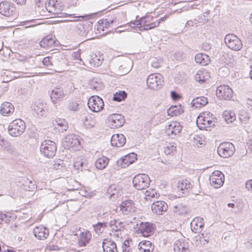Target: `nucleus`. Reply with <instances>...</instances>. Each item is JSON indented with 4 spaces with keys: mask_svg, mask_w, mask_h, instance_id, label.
Segmentation results:
<instances>
[{
    "mask_svg": "<svg viewBox=\"0 0 252 252\" xmlns=\"http://www.w3.org/2000/svg\"><path fill=\"white\" fill-rule=\"evenodd\" d=\"M33 233L34 236L39 240L45 239L49 235L48 230L42 225L35 227Z\"/></svg>",
    "mask_w": 252,
    "mask_h": 252,
    "instance_id": "a211bd4d",
    "label": "nucleus"
},
{
    "mask_svg": "<svg viewBox=\"0 0 252 252\" xmlns=\"http://www.w3.org/2000/svg\"><path fill=\"white\" fill-rule=\"evenodd\" d=\"M33 109L37 116H43L45 114V106L43 103L37 102L34 103Z\"/></svg>",
    "mask_w": 252,
    "mask_h": 252,
    "instance_id": "58836bf2",
    "label": "nucleus"
},
{
    "mask_svg": "<svg viewBox=\"0 0 252 252\" xmlns=\"http://www.w3.org/2000/svg\"><path fill=\"white\" fill-rule=\"evenodd\" d=\"M127 96V94L125 91H120L114 94L113 100L118 102L124 100Z\"/></svg>",
    "mask_w": 252,
    "mask_h": 252,
    "instance_id": "a18cd8bd",
    "label": "nucleus"
},
{
    "mask_svg": "<svg viewBox=\"0 0 252 252\" xmlns=\"http://www.w3.org/2000/svg\"><path fill=\"white\" fill-rule=\"evenodd\" d=\"M14 111L13 105L8 102H5L0 106V113L4 116H8L11 115Z\"/></svg>",
    "mask_w": 252,
    "mask_h": 252,
    "instance_id": "a878e982",
    "label": "nucleus"
},
{
    "mask_svg": "<svg viewBox=\"0 0 252 252\" xmlns=\"http://www.w3.org/2000/svg\"><path fill=\"white\" fill-rule=\"evenodd\" d=\"M151 65L153 67L158 68L160 66V63L158 62L157 59H155L152 61Z\"/></svg>",
    "mask_w": 252,
    "mask_h": 252,
    "instance_id": "774afa93",
    "label": "nucleus"
},
{
    "mask_svg": "<svg viewBox=\"0 0 252 252\" xmlns=\"http://www.w3.org/2000/svg\"><path fill=\"white\" fill-rule=\"evenodd\" d=\"M79 158L80 164L81 166V170H88V161L86 158H82L81 157Z\"/></svg>",
    "mask_w": 252,
    "mask_h": 252,
    "instance_id": "603ef678",
    "label": "nucleus"
},
{
    "mask_svg": "<svg viewBox=\"0 0 252 252\" xmlns=\"http://www.w3.org/2000/svg\"><path fill=\"white\" fill-rule=\"evenodd\" d=\"M10 221V217L7 218V216L5 214H0V224L4 221L6 223Z\"/></svg>",
    "mask_w": 252,
    "mask_h": 252,
    "instance_id": "680f3d73",
    "label": "nucleus"
},
{
    "mask_svg": "<svg viewBox=\"0 0 252 252\" xmlns=\"http://www.w3.org/2000/svg\"><path fill=\"white\" fill-rule=\"evenodd\" d=\"M55 43L54 39L50 36H46L40 42V46L44 48L52 47Z\"/></svg>",
    "mask_w": 252,
    "mask_h": 252,
    "instance_id": "c9c22d12",
    "label": "nucleus"
},
{
    "mask_svg": "<svg viewBox=\"0 0 252 252\" xmlns=\"http://www.w3.org/2000/svg\"><path fill=\"white\" fill-rule=\"evenodd\" d=\"M181 130L182 126L179 123L173 122L168 125L166 133L169 136L176 135Z\"/></svg>",
    "mask_w": 252,
    "mask_h": 252,
    "instance_id": "5701e85b",
    "label": "nucleus"
},
{
    "mask_svg": "<svg viewBox=\"0 0 252 252\" xmlns=\"http://www.w3.org/2000/svg\"><path fill=\"white\" fill-rule=\"evenodd\" d=\"M129 63L130 61H128V62H125L120 65L116 70L117 74L120 76L127 74L131 69Z\"/></svg>",
    "mask_w": 252,
    "mask_h": 252,
    "instance_id": "f704fd0d",
    "label": "nucleus"
},
{
    "mask_svg": "<svg viewBox=\"0 0 252 252\" xmlns=\"http://www.w3.org/2000/svg\"><path fill=\"white\" fill-rule=\"evenodd\" d=\"M25 181V184H23V188L25 190L33 191L36 189V186L32 181L29 180L27 178Z\"/></svg>",
    "mask_w": 252,
    "mask_h": 252,
    "instance_id": "79ce46f5",
    "label": "nucleus"
},
{
    "mask_svg": "<svg viewBox=\"0 0 252 252\" xmlns=\"http://www.w3.org/2000/svg\"><path fill=\"white\" fill-rule=\"evenodd\" d=\"M108 226L111 228L113 231L117 232L115 234L117 236L119 235V232L123 231L125 228L124 223L119 220H111L108 222Z\"/></svg>",
    "mask_w": 252,
    "mask_h": 252,
    "instance_id": "aec40b11",
    "label": "nucleus"
},
{
    "mask_svg": "<svg viewBox=\"0 0 252 252\" xmlns=\"http://www.w3.org/2000/svg\"><path fill=\"white\" fill-rule=\"evenodd\" d=\"M208 102V98L204 96L197 97L194 98L191 103V106L196 108H201Z\"/></svg>",
    "mask_w": 252,
    "mask_h": 252,
    "instance_id": "72a5a7b5",
    "label": "nucleus"
},
{
    "mask_svg": "<svg viewBox=\"0 0 252 252\" xmlns=\"http://www.w3.org/2000/svg\"><path fill=\"white\" fill-rule=\"evenodd\" d=\"M88 105L93 112H98L103 108L104 104L102 98L98 96L93 95L89 99Z\"/></svg>",
    "mask_w": 252,
    "mask_h": 252,
    "instance_id": "1a4fd4ad",
    "label": "nucleus"
},
{
    "mask_svg": "<svg viewBox=\"0 0 252 252\" xmlns=\"http://www.w3.org/2000/svg\"><path fill=\"white\" fill-rule=\"evenodd\" d=\"M176 107H173L168 109L167 113L168 115L173 116H177L179 114V112L175 109Z\"/></svg>",
    "mask_w": 252,
    "mask_h": 252,
    "instance_id": "e2e57ef3",
    "label": "nucleus"
},
{
    "mask_svg": "<svg viewBox=\"0 0 252 252\" xmlns=\"http://www.w3.org/2000/svg\"><path fill=\"white\" fill-rule=\"evenodd\" d=\"M120 209L122 213L126 216L130 215L136 211L134 203L131 200H126L122 202L120 205Z\"/></svg>",
    "mask_w": 252,
    "mask_h": 252,
    "instance_id": "4468645a",
    "label": "nucleus"
},
{
    "mask_svg": "<svg viewBox=\"0 0 252 252\" xmlns=\"http://www.w3.org/2000/svg\"><path fill=\"white\" fill-rule=\"evenodd\" d=\"M139 230L144 237H147L151 235L154 230V225L150 222H141L139 226Z\"/></svg>",
    "mask_w": 252,
    "mask_h": 252,
    "instance_id": "f3484780",
    "label": "nucleus"
},
{
    "mask_svg": "<svg viewBox=\"0 0 252 252\" xmlns=\"http://www.w3.org/2000/svg\"><path fill=\"white\" fill-rule=\"evenodd\" d=\"M138 248L141 252H152L154 249V246L149 241H142L139 243Z\"/></svg>",
    "mask_w": 252,
    "mask_h": 252,
    "instance_id": "c756f323",
    "label": "nucleus"
},
{
    "mask_svg": "<svg viewBox=\"0 0 252 252\" xmlns=\"http://www.w3.org/2000/svg\"><path fill=\"white\" fill-rule=\"evenodd\" d=\"M195 60L196 63L202 65H206L210 63V58L209 56L203 53H198L195 56Z\"/></svg>",
    "mask_w": 252,
    "mask_h": 252,
    "instance_id": "473e14b6",
    "label": "nucleus"
},
{
    "mask_svg": "<svg viewBox=\"0 0 252 252\" xmlns=\"http://www.w3.org/2000/svg\"><path fill=\"white\" fill-rule=\"evenodd\" d=\"M224 119L228 123H232L235 120V115L233 112H225L224 113Z\"/></svg>",
    "mask_w": 252,
    "mask_h": 252,
    "instance_id": "09e8293b",
    "label": "nucleus"
},
{
    "mask_svg": "<svg viewBox=\"0 0 252 252\" xmlns=\"http://www.w3.org/2000/svg\"><path fill=\"white\" fill-rule=\"evenodd\" d=\"M163 83L162 76L159 74H151L147 78V86L151 89L157 90L161 88Z\"/></svg>",
    "mask_w": 252,
    "mask_h": 252,
    "instance_id": "423d86ee",
    "label": "nucleus"
},
{
    "mask_svg": "<svg viewBox=\"0 0 252 252\" xmlns=\"http://www.w3.org/2000/svg\"><path fill=\"white\" fill-rule=\"evenodd\" d=\"M145 199L146 200L150 199L151 198H155L157 195V193L155 189H149L146 191Z\"/></svg>",
    "mask_w": 252,
    "mask_h": 252,
    "instance_id": "3c124183",
    "label": "nucleus"
},
{
    "mask_svg": "<svg viewBox=\"0 0 252 252\" xmlns=\"http://www.w3.org/2000/svg\"><path fill=\"white\" fill-rule=\"evenodd\" d=\"M210 183L211 186L218 189L221 187L224 181L223 174L220 171H215L210 176Z\"/></svg>",
    "mask_w": 252,
    "mask_h": 252,
    "instance_id": "9d476101",
    "label": "nucleus"
},
{
    "mask_svg": "<svg viewBox=\"0 0 252 252\" xmlns=\"http://www.w3.org/2000/svg\"><path fill=\"white\" fill-rule=\"evenodd\" d=\"M191 188L192 185L187 180L179 181L178 183V190H180L183 194L188 193Z\"/></svg>",
    "mask_w": 252,
    "mask_h": 252,
    "instance_id": "cd10ccee",
    "label": "nucleus"
},
{
    "mask_svg": "<svg viewBox=\"0 0 252 252\" xmlns=\"http://www.w3.org/2000/svg\"><path fill=\"white\" fill-rule=\"evenodd\" d=\"M25 124L21 119H16L10 123L8 127L9 133L12 136L21 135L25 129Z\"/></svg>",
    "mask_w": 252,
    "mask_h": 252,
    "instance_id": "7ed1b4c3",
    "label": "nucleus"
},
{
    "mask_svg": "<svg viewBox=\"0 0 252 252\" xmlns=\"http://www.w3.org/2000/svg\"><path fill=\"white\" fill-rule=\"evenodd\" d=\"M229 74L228 68L226 66H223L220 67L219 70V74L220 76L225 77L227 76Z\"/></svg>",
    "mask_w": 252,
    "mask_h": 252,
    "instance_id": "6e6d98bb",
    "label": "nucleus"
},
{
    "mask_svg": "<svg viewBox=\"0 0 252 252\" xmlns=\"http://www.w3.org/2000/svg\"><path fill=\"white\" fill-rule=\"evenodd\" d=\"M210 73L206 69L198 70L194 76L195 80L200 83H203L209 80Z\"/></svg>",
    "mask_w": 252,
    "mask_h": 252,
    "instance_id": "c85d7f7f",
    "label": "nucleus"
},
{
    "mask_svg": "<svg viewBox=\"0 0 252 252\" xmlns=\"http://www.w3.org/2000/svg\"><path fill=\"white\" fill-rule=\"evenodd\" d=\"M136 157V155L132 153L122 158L124 162L126 164V167L134 162V159Z\"/></svg>",
    "mask_w": 252,
    "mask_h": 252,
    "instance_id": "a19ab883",
    "label": "nucleus"
},
{
    "mask_svg": "<svg viewBox=\"0 0 252 252\" xmlns=\"http://www.w3.org/2000/svg\"><path fill=\"white\" fill-rule=\"evenodd\" d=\"M102 246L104 252H118L115 242L111 240L104 239Z\"/></svg>",
    "mask_w": 252,
    "mask_h": 252,
    "instance_id": "4be33fe9",
    "label": "nucleus"
},
{
    "mask_svg": "<svg viewBox=\"0 0 252 252\" xmlns=\"http://www.w3.org/2000/svg\"><path fill=\"white\" fill-rule=\"evenodd\" d=\"M52 57H45L42 61L43 64L47 66H49L52 65V61L50 60Z\"/></svg>",
    "mask_w": 252,
    "mask_h": 252,
    "instance_id": "052dcab7",
    "label": "nucleus"
},
{
    "mask_svg": "<svg viewBox=\"0 0 252 252\" xmlns=\"http://www.w3.org/2000/svg\"><path fill=\"white\" fill-rule=\"evenodd\" d=\"M108 225V222H98L95 225H94V229L96 233L98 234H101Z\"/></svg>",
    "mask_w": 252,
    "mask_h": 252,
    "instance_id": "ea45409f",
    "label": "nucleus"
},
{
    "mask_svg": "<svg viewBox=\"0 0 252 252\" xmlns=\"http://www.w3.org/2000/svg\"><path fill=\"white\" fill-rule=\"evenodd\" d=\"M117 19H106L105 20H103L102 22V27L105 26V28H108L110 27L111 24H113L114 23H116Z\"/></svg>",
    "mask_w": 252,
    "mask_h": 252,
    "instance_id": "864d4df0",
    "label": "nucleus"
},
{
    "mask_svg": "<svg viewBox=\"0 0 252 252\" xmlns=\"http://www.w3.org/2000/svg\"><path fill=\"white\" fill-rule=\"evenodd\" d=\"M188 243L185 239H179L176 241L174 245L175 252H183L188 249Z\"/></svg>",
    "mask_w": 252,
    "mask_h": 252,
    "instance_id": "7c9ffc66",
    "label": "nucleus"
},
{
    "mask_svg": "<svg viewBox=\"0 0 252 252\" xmlns=\"http://www.w3.org/2000/svg\"><path fill=\"white\" fill-rule=\"evenodd\" d=\"M173 212L178 215L186 216L189 212V209L185 204L178 203L173 206Z\"/></svg>",
    "mask_w": 252,
    "mask_h": 252,
    "instance_id": "412c9836",
    "label": "nucleus"
},
{
    "mask_svg": "<svg viewBox=\"0 0 252 252\" xmlns=\"http://www.w3.org/2000/svg\"><path fill=\"white\" fill-rule=\"evenodd\" d=\"M91 88L95 91H99L103 89V84L101 82L98 83L94 80H93L91 83Z\"/></svg>",
    "mask_w": 252,
    "mask_h": 252,
    "instance_id": "de8ad7c7",
    "label": "nucleus"
},
{
    "mask_svg": "<svg viewBox=\"0 0 252 252\" xmlns=\"http://www.w3.org/2000/svg\"><path fill=\"white\" fill-rule=\"evenodd\" d=\"M202 116L205 120H214V122H216V118L213 117L212 114L210 112H203L202 114L200 115Z\"/></svg>",
    "mask_w": 252,
    "mask_h": 252,
    "instance_id": "4d7b16f0",
    "label": "nucleus"
},
{
    "mask_svg": "<svg viewBox=\"0 0 252 252\" xmlns=\"http://www.w3.org/2000/svg\"><path fill=\"white\" fill-rule=\"evenodd\" d=\"M63 95V90L62 88H54L50 93L51 99L54 104L62 98Z\"/></svg>",
    "mask_w": 252,
    "mask_h": 252,
    "instance_id": "393cba45",
    "label": "nucleus"
},
{
    "mask_svg": "<svg viewBox=\"0 0 252 252\" xmlns=\"http://www.w3.org/2000/svg\"><path fill=\"white\" fill-rule=\"evenodd\" d=\"M65 148L78 149L80 147V142L78 138L74 135H68L65 137L63 142Z\"/></svg>",
    "mask_w": 252,
    "mask_h": 252,
    "instance_id": "9b49d317",
    "label": "nucleus"
},
{
    "mask_svg": "<svg viewBox=\"0 0 252 252\" xmlns=\"http://www.w3.org/2000/svg\"><path fill=\"white\" fill-rule=\"evenodd\" d=\"M41 153L48 158H53L56 154L57 147L55 143L50 140H46L41 143L40 147Z\"/></svg>",
    "mask_w": 252,
    "mask_h": 252,
    "instance_id": "f03ea898",
    "label": "nucleus"
},
{
    "mask_svg": "<svg viewBox=\"0 0 252 252\" xmlns=\"http://www.w3.org/2000/svg\"><path fill=\"white\" fill-rule=\"evenodd\" d=\"M216 95L221 99L229 100L233 96V91L227 85H220L217 89Z\"/></svg>",
    "mask_w": 252,
    "mask_h": 252,
    "instance_id": "f8f14e48",
    "label": "nucleus"
},
{
    "mask_svg": "<svg viewBox=\"0 0 252 252\" xmlns=\"http://www.w3.org/2000/svg\"><path fill=\"white\" fill-rule=\"evenodd\" d=\"M107 124L111 128H119L122 126L125 122L123 116L120 114H113L107 117Z\"/></svg>",
    "mask_w": 252,
    "mask_h": 252,
    "instance_id": "6e6552de",
    "label": "nucleus"
},
{
    "mask_svg": "<svg viewBox=\"0 0 252 252\" xmlns=\"http://www.w3.org/2000/svg\"><path fill=\"white\" fill-rule=\"evenodd\" d=\"M246 188L249 191L252 192V179L246 182Z\"/></svg>",
    "mask_w": 252,
    "mask_h": 252,
    "instance_id": "338daca9",
    "label": "nucleus"
},
{
    "mask_svg": "<svg viewBox=\"0 0 252 252\" xmlns=\"http://www.w3.org/2000/svg\"><path fill=\"white\" fill-rule=\"evenodd\" d=\"M176 151V147L174 144L168 143L164 147V153L166 155L172 154Z\"/></svg>",
    "mask_w": 252,
    "mask_h": 252,
    "instance_id": "49530a36",
    "label": "nucleus"
},
{
    "mask_svg": "<svg viewBox=\"0 0 252 252\" xmlns=\"http://www.w3.org/2000/svg\"><path fill=\"white\" fill-rule=\"evenodd\" d=\"M103 58L101 56H99L98 57L97 55L95 56L91 59L90 63L94 65V66H100L103 62Z\"/></svg>",
    "mask_w": 252,
    "mask_h": 252,
    "instance_id": "c03bdc74",
    "label": "nucleus"
},
{
    "mask_svg": "<svg viewBox=\"0 0 252 252\" xmlns=\"http://www.w3.org/2000/svg\"><path fill=\"white\" fill-rule=\"evenodd\" d=\"M152 211L157 215H161L168 209L167 203L163 201H155L151 206Z\"/></svg>",
    "mask_w": 252,
    "mask_h": 252,
    "instance_id": "2eb2a0df",
    "label": "nucleus"
},
{
    "mask_svg": "<svg viewBox=\"0 0 252 252\" xmlns=\"http://www.w3.org/2000/svg\"><path fill=\"white\" fill-rule=\"evenodd\" d=\"M204 220L201 217H196L190 222V228L192 232L199 233L204 228Z\"/></svg>",
    "mask_w": 252,
    "mask_h": 252,
    "instance_id": "dca6fc26",
    "label": "nucleus"
},
{
    "mask_svg": "<svg viewBox=\"0 0 252 252\" xmlns=\"http://www.w3.org/2000/svg\"><path fill=\"white\" fill-rule=\"evenodd\" d=\"M109 162V159L104 156L98 158L95 163V165L96 168L101 170L105 168L108 165Z\"/></svg>",
    "mask_w": 252,
    "mask_h": 252,
    "instance_id": "4c0bfd02",
    "label": "nucleus"
},
{
    "mask_svg": "<svg viewBox=\"0 0 252 252\" xmlns=\"http://www.w3.org/2000/svg\"><path fill=\"white\" fill-rule=\"evenodd\" d=\"M117 165L118 167L120 168H125L126 167V164L124 162L122 158L117 161Z\"/></svg>",
    "mask_w": 252,
    "mask_h": 252,
    "instance_id": "69168bd1",
    "label": "nucleus"
},
{
    "mask_svg": "<svg viewBox=\"0 0 252 252\" xmlns=\"http://www.w3.org/2000/svg\"><path fill=\"white\" fill-rule=\"evenodd\" d=\"M224 41L226 46L232 50L239 51L242 48L243 44L241 39L234 34H227Z\"/></svg>",
    "mask_w": 252,
    "mask_h": 252,
    "instance_id": "f257e3e1",
    "label": "nucleus"
},
{
    "mask_svg": "<svg viewBox=\"0 0 252 252\" xmlns=\"http://www.w3.org/2000/svg\"><path fill=\"white\" fill-rule=\"evenodd\" d=\"M0 13L6 17H16L17 15L14 4L7 1L0 3Z\"/></svg>",
    "mask_w": 252,
    "mask_h": 252,
    "instance_id": "0eeeda50",
    "label": "nucleus"
},
{
    "mask_svg": "<svg viewBox=\"0 0 252 252\" xmlns=\"http://www.w3.org/2000/svg\"><path fill=\"white\" fill-rule=\"evenodd\" d=\"M216 122L214 120H205L202 116L199 115L196 120V125L200 129L210 130V128L215 126Z\"/></svg>",
    "mask_w": 252,
    "mask_h": 252,
    "instance_id": "ddd939ff",
    "label": "nucleus"
},
{
    "mask_svg": "<svg viewBox=\"0 0 252 252\" xmlns=\"http://www.w3.org/2000/svg\"><path fill=\"white\" fill-rule=\"evenodd\" d=\"M91 118V117L90 115H88L82 119V121L83 122L84 125L88 127H93L94 125V122L90 120V119Z\"/></svg>",
    "mask_w": 252,
    "mask_h": 252,
    "instance_id": "8fccbe9b",
    "label": "nucleus"
},
{
    "mask_svg": "<svg viewBox=\"0 0 252 252\" xmlns=\"http://www.w3.org/2000/svg\"><path fill=\"white\" fill-rule=\"evenodd\" d=\"M92 238V234L87 231L85 232H82L78 239V245L80 247L85 246L90 242Z\"/></svg>",
    "mask_w": 252,
    "mask_h": 252,
    "instance_id": "2f4dec72",
    "label": "nucleus"
},
{
    "mask_svg": "<svg viewBox=\"0 0 252 252\" xmlns=\"http://www.w3.org/2000/svg\"><path fill=\"white\" fill-rule=\"evenodd\" d=\"M131 245L132 241L131 240H126L122 246V252H132Z\"/></svg>",
    "mask_w": 252,
    "mask_h": 252,
    "instance_id": "37998d69",
    "label": "nucleus"
},
{
    "mask_svg": "<svg viewBox=\"0 0 252 252\" xmlns=\"http://www.w3.org/2000/svg\"><path fill=\"white\" fill-rule=\"evenodd\" d=\"M90 30L89 25L79 24L77 26L76 32L82 36H86Z\"/></svg>",
    "mask_w": 252,
    "mask_h": 252,
    "instance_id": "e433bc0d",
    "label": "nucleus"
},
{
    "mask_svg": "<svg viewBox=\"0 0 252 252\" xmlns=\"http://www.w3.org/2000/svg\"><path fill=\"white\" fill-rule=\"evenodd\" d=\"M151 19H152V18H150V16L143 17L138 20V24H139L140 26H142L143 25L146 24L147 23L149 22Z\"/></svg>",
    "mask_w": 252,
    "mask_h": 252,
    "instance_id": "13d9d810",
    "label": "nucleus"
},
{
    "mask_svg": "<svg viewBox=\"0 0 252 252\" xmlns=\"http://www.w3.org/2000/svg\"><path fill=\"white\" fill-rule=\"evenodd\" d=\"M53 125L56 131L59 132H63L68 128V124L63 119H57L53 122Z\"/></svg>",
    "mask_w": 252,
    "mask_h": 252,
    "instance_id": "b1692460",
    "label": "nucleus"
},
{
    "mask_svg": "<svg viewBox=\"0 0 252 252\" xmlns=\"http://www.w3.org/2000/svg\"><path fill=\"white\" fill-rule=\"evenodd\" d=\"M121 190L116 185H111L107 189V193L109 195L110 198L115 199L117 198L119 195H121Z\"/></svg>",
    "mask_w": 252,
    "mask_h": 252,
    "instance_id": "bb28decb",
    "label": "nucleus"
},
{
    "mask_svg": "<svg viewBox=\"0 0 252 252\" xmlns=\"http://www.w3.org/2000/svg\"><path fill=\"white\" fill-rule=\"evenodd\" d=\"M68 107L70 110L76 111L78 109V104L76 101H72L70 103Z\"/></svg>",
    "mask_w": 252,
    "mask_h": 252,
    "instance_id": "bf43d9fd",
    "label": "nucleus"
},
{
    "mask_svg": "<svg viewBox=\"0 0 252 252\" xmlns=\"http://www.w3.org/2000/svg\"><path fill=\"white\" fill-rule=\"evenodd\" d=\"M235 152V147L230 142L220 144L218 148V153L222 158H227L232 156Z\"/></svg>",
    "mask_w": 252,
    "mask_h": 252,
    "instance_id": "39448f33",
    "label": "nucleus"
},
{
    "mask_svg": "<svg viewBox=\"0 0 252 252\" xmlns=\"http://www.w3.org/2000/svg\"><path fill=\"white\" fill-rule=\"evenodd\" d=\"M72 57L74 59V60H79L80 62L82 61L81 58L80 50H79L77 52H73L72 54Z\"/></svg>",
    "mask_w": 252,
    "mask_h": 252,
    "instance_id": "0e129e2a",
    "label": "nucleus"
},
{
    "mask_svg": "<svg viewBox=\"0 0 252 252\" xmlns=\"http://www.w3.org/2000/svg\"><path fill=\"white\" fill-rule=\"evenodd\" d=\"M5 149L7 151V152H8L10 154L15 155L16 153V150L15 148L13 146H12L10 143H9L8 142L7 143V145L5 147Z\"/></svg>",
    "mask_w": 252,
    "mask_h": 252,
    "instance_id": "5fc2aeb1",
    "label": "nucleus"
},
{
    "mask_svg": "<svg viewBox=\"0 0 252 252\" xmlns=\"http://www.w3.org/2000/svg\"><path fill=\"white\" fill-rule=\"evenodd\" d=\"M150 180L149 176L145 174L136 175L133 179V187L138 190L144 189L150 185Z\"/></svg>",
    "mask_w": 252,
    "mask_h": 252,
    "instance_id": "20e7f679",
    "label": "nucleus"
},
{
    "mask_svg": "<svg viewBox=\"0 0 252 252\" xmlns=\"http://www.w3.org/2000/svg\"><path fill=\"white\" fill-rule=\"evenodd\" d=\"M126 142L125 136L122 134H114L111 139V143L112 146L121 147L123 146Z\"/></svg>",
    "mask_w": 252,
    "mask_h": 252,
    "instance_id": "6ab92c4d",
    "label": "nucleus"
}]
</instances>
